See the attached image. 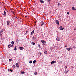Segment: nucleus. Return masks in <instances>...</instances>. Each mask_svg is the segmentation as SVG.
<instances>
[{
  "mask_svg": "<svg viewBox=\"0 0 76 76\" xmlns=\"http://www.w3.org/2000/svg\"><path fill=\"white\" fill-rule=\"evenodd\" d=\"M10 22L9 21H7V25H8V26H9L10 25Z\"/></svg>",
  "mask_w": 76,
  "mask_h": 76,
  "instance_id": "obj_1",
  "label": "nucleus"
},
{
  "mask_svg": "<svg viewBox=\"0 0 76 76\" xmlns=\"http://www.w3.org/2000/svg\"><path fill=\"white\" fill-rule=\"evenodd\" d=\"M56 23L57 24V25H59V21L58 20H56Z\"/></svg>",
  "mask_w": 76,
  "mask_h": 76,
  "instance_id": "obj_2",
  "label": "nucleus"
},
{
  "mask_svg": "<svg viewBox=\"0 0 76 76\" xmlns=\"http://www.w3.org/2000/svg\"><path fill=\"white\" fill-rule=\"evenodd\" d=\"M56 63V61H53L51 62V64H54Z\"/></svg>",
  "mask_w": 76,
  "mask_h": 76,
  "instance_id": "obj_3",
  "label": "nucleus"
},
{
  "mask_svg": "<svg viewBox=\"0 0 76 76\" xmlns=\"http://www.w3.org/2000/svg\"><path fill=\"white\" fill-rule=\"evenodd\" d=\"M20 49V50H23L24 48L23 47H20L19 48Z\"/></svg>",
  "mask_w": 76,
  "mask_h": 76,
  "instance_id": "obj_4",
  "label": "nucleus"
},
{
  "mask_svg": "<svg viewBox=\"0 0 76 76\" xmlns=\"http://www.w3.org/2000/svg\"><path fill=\"white\" fill-rule=\"evenodd\" d=\"M34 30H33V31H32L31 32V35H33V34H34Z\"/></svg>",
  "mask_w": 76,
  "mask_h": 76,
  "instance_id": "obj_5",
  "label": "nucleus"
},
{
  "mask_svg": "<svg viewBox=\"0 0 76 76\" xmlns=\"http://www.w3.org/2000/svg\"><path fill=\"white\" fill-rule=\"evenodd\" d=\"M16 66L17 67H19V65H18V63H17L16 64Z\"/></svg>",
  "mask_w": 76,
  "mask_h": 76,
  "instance_id": "obj_6",
  "label": "nucleus"
},
{
  "mask_svg": "<svg viewBox=\"0 0 76 76\" xmlns=\"http://www.w3.org/2000/svg\"><path fill=\"white\" fill-rule=\"evenodd\" d=\"M62 26H60L59 28L62 31L63 30V28L62 27Z\"/></svg>",
  "mask_w": 76,
  "mask_h": 76,
  "instance_id": "obj_7",
  "label": "nucleus"
},
{
  "mask_svg": "<svg viewBox=\"0 0 76 76\" xmlns=\"http://www.w3.org/2000/svg\"><path fill=\"white\" fill-rule=\"evenodd\" d=\"M56 40L57 41H60V38H59L58 37H57L56 38Z\"/></svg>",
  "mask_w": 76,
  "mask_h": 76,
  "instance_id": "obj_8",
  "label": "nucleus"
},
{
  "mask_svg": "<svg viewBox=\"0 0 76 76\" xmlns=\"http://www.w3.org/2000/svg\"><path fill=\"white\" fill-rule=\"evenodd\" d=\"M3 15L4 16H6V12H4Z\"/></svg>",
  "mask_w": 76,
  "mask_h": 76,
  "instance_id": "obj_9",
  "label": "nucleus"
},
{
  "mask_svg": "<svg viewBox=\"0 0 76 76\" xmlns=\"http://www.w3.org/2000/svg\"><path fill=\"white\" fill-rule=\"evenodd\" d=\"M40 2L41 3H44V1H43L42 0H40Z\"/></svg>",
  "mask_w": 76,
  "mask_h": 76,
  "instance_id": "obj_10",
  "label": "nucleus"
},
{
  "mask_svg": "<svg viewBox=\"0 0 76 76\" xmlns=\"http://www.w3.org/2000/svg\"><path fill=\"white\" fill-rule=\"evenodd\" d=\"M31 44L33 45H34L35 44V42H31Z\"/></svg>",
  "mask_w": 76,
  "mask_h": 76,
  "instance_id": "obj_11",
  "label": "nucleus"
},
{
  "mask_svg": "<svg viewBox=\"0 0 76 76\" xmlns=\"http://www.w3.org/2000/svg\"><path fill=\"white\" fill-rule=\"evenodd\" d=\"M68 72H69V71L68 70H65V73H66V74Z\"/></svg>",
  "mask_w": 76,
  "mask_h": 76,
  "instance_id": "obj_12",
  "label": "nucleus"
},
{
  "mask_svg": "<svg viewBox=\"0 0 76 76\" xmlns=\"http://www.w3.org/2000/svg\"><path fill=\"white\" fill-rule=\"evenodd\" d=\"M44 53L45 54H47V52L45 50L44 51Z\"/></svg>",
  "mask_w": 76,
  "mask_h": 76,
  "instance_id": "obj_13",
  "label": "nucleus"
},
{
  "mask_svg": "<svg viewBox=\"0 0 76 76\" xmlns=\"http://www.w3.org/2000/svg\"><path fill=\"white\" fill-rule=\"evenodd\" d=\"M66 50H68V51H70V48H66Z\"/></svg>",
  "mask_w": 76,
  "mask_h": 76,
  "instance_id": "obj_14",
  "label": "nucleus"
},
{
  "mask_svg": "<svg viewBox=\"0 0 76 76\" xmlns=\"http://www.w3.org/2000/svg\"><path fill=\"white\" fill-rule=\"evenodd\" d=\"M0 36L1 37V38L2 37V34H1V33H2V31H1L0 32Z\"/></svg>",
  "mask_w": 76,
  "mask_h": 76,
  "instance_id": "obj_15",
  "label": "nucleus"
},
{
  "mask_svg": "<svg viewBox=\"0 0 76 76\" xmlns=\"http://www.w3.org/2000/svg\"><path fill=\"white\" fill-rule=\"evenodd\" d=\"M34 75L36 76H37V75H38V74H37V72H34Z\"/></svg>",
  "mask_w": 76,
  "mask_h": 76,
  "instance_id": "obj_16",
  "label": "nucleus"
},
{
  "mask_svg": "<svg viewBox=\"0 0 76 76\" xmlns=\"http://www.w3.org/2000/svg\"><path fill=\"white\" fill-rule=\"evenodd\" d=\"M44 25V22L43 21L42 22V24H41V26H42Z\"/></svg>",
  "mask_w": 76,
  "mask_h": 76,
  "instance_id": "obj_17",
  "label": "nucleus"
},
{
  "mask_svg": "<svg viewBox=\"0 0 76 76\" xmlns=\"http://www.w3.org/2000/svg\"><path fill=\"white\" fill-rule=\"evenodd\" d=\"M33 63V64H35V63H36V60L34 61Z\"/></svg>",
  "mask_w": 76,
  "mask_h": 76,
  "instance_id": "obj_18",
  "label": "nucleus"
},
{
  "mask_svg": "<svg viewBox=\"0 0 76 76\" xmlns=\"http://www.w3.org/2000/svg\"><path fill=\"white\" fill-rule=\"evenodd\" d=\"M72 10H75V7H72Z\"/></svg>",
  "mask_w": 76,
  "mask_h": 76,
  "instance_id": "obj_19",
  "label": "nucleus"
},
{
  "mask_svg": "<svg viewBox=\"0 0 76 76\" xmlns=\"http://www.w3.org/2000/svg\"><path fill=\"white\" fill-rule=\"evenodd\" d=\"M11 44H12V45H13V44H14V42L12 41L11 42Z\"/></svg>",
  "mask_w": 76,
  "mask_h": 76,
  "instance_id": "obj_20",
  "label": "nucleus"
},
{
  "mask_svg": "<svg viewBox=\"0 0 76 76\" xmlns=\"http://www.w3.org/2000/svg\"><path fill=\"white\" fill-rule=\"evenodd\" d=\"M15 48H14V50H15V51H16L17 50V49H16V46H15Z\"/></svg>",
  "mask_w": 76,
  "mask_h": 76,
  "instance_id": "obj_21",
  "label": "nucleus"
},
{
  "mask_svg": "<svg viewBox=\"0 0 76 76\" xmlns=\"http://www.w3.org/2000/svg\"><path fill=\"white\" fill-rule=\"evenodd\" d=\"M25 73V72H21V74H24Z\"/></svg>",
  "mask_w": 76,
  "mask_h": 76,
  "instance_id": "obj_22",
  "label": "nucleus"
},
{
  "mask_svg": "<svg viewBox=\"0 0 76 76\" xmlns=\"http://www.w3.org/2000/svg\"><path fill=\"white\" fill-rule=\"evenodd\" d=\"M58 6H61V4H60L59 3H58Z\"/></svg>",
  "mask_w": 76,
  "mask_h": 76,
  "instance_id": "obj_23",
  "label": "nucleus"
},
{
  "mask_svg": "<svg viewBox=\"0 0 76 76\" xmlns=\"http://www.w3.org/2000/svg\"><path fill=\"white\" fill-rule=\"evenodd\" d=\"M10 72H13V70H12L11 69H10Z\"/></svg>",
  "mask_w": 76,
  "mask_h": 76,
  "instance_id": "obj_24",
  "label": "nucleus"
},
{
  "mask_svg": "<svg viewBox=\"0 0 76 76\" xmlns=\"http://www.w3.org/2000/svg\"><path fill=\"white\" fill-rule=\"evenodd\" d=\"M8 47V48H10V47H11L10 45H9Z\"/></svg>",
  "mask_w": 76,
  "mask_h": 76,
  "instance_id": "obj_25",
  "label": "nucleus"
},
{
  "mask_svg": "<svg viewBox=\"0 0 76 76\" xmlns=\"http://www.w3.org/2000/svg\"><path fill=\"white\" fill-rule=\"evenodd\" d=\"M44 40H42L41 42H42V43H43L44 42Z\"/></svg>",
  "mask_w": 76,
  "mask_h": 76,
  "instance_id": "obj_26",
  "label": "nucleus"
},
{
  "mask_svg": "<svg viewBox=\"0 0 76 76\" xmlns=\"http://www.w3.org/2000/svg\"><path fill=\"white\" fill-rule=\"evenodd\" d=\"M32 63V61H29V63L30 64H31V63Z\"/></svg>",
  "mask_w": 76,
  "mask_h": 76,
  "instance_id": "obj_27",
  "label": "nucleus"
},
{
  "mask_svg": "<svg viewBox=\"0 0 76 76\" xmlns=\"http://www.w3.org/2000/svg\"><path fill=\"white\" fill-rule=\"evenodd\" d=\"M16 66L15 65H13V66H12V67H15Z\"/></svg>",
  "mask_w": 76,
  "mask_h": 76,
  "instance_id": "obj_28",
  "label": "nucleus"
},
{
  "mask_svg": "<svg viewBox=\"0 0 76 76\" xmlns=\"http://www.w3.org/2000/svg\"><path fill=\"white\" fill-rule=\"evenodd\" d=\"M39 54H40V56H41V54H42V53H41V52H39Z\"/></svg>",
  "mask_w": 76,
  "mask_h": 76,
  "instance_id": "obj_29",
  "label": "nucleus"
},
{
  "mask_svg": "<svg viewBox=\"0 0 76 76\" xmlns=\"http://www.w3.org/2000/svg\"><path fill=\"white\" fill-rule=\"evenodd\" d=\"M9 61H12V59H9Z\"/></svg>",
  "mask_w": 76,
  "mask_h": 76,
  "instance_id": "obj_30",
  "label": "nucleus"
},
{
  "mask_svg": "<svg viewBox=\"0 0 76 76\" xmlns=\"http://www.w3.org/2000/svg\"><path fill=\"white\" fill-rule=\"evenodd\" d=\"M43 43L44 44V43L45 44L46 43V42L45 41H44L43 42Z\"/></svg>",
  "mask_w": 76,
  "mask_h": 76,
  "instance_id": "obj_31",
  "label": "nucleus"
},
{
  "mask_svg": "<svg viewBox=\"0 0 76 76\" xmlns=\"http://www.w3.org/2000/svg\"><path fill=\"white\" fill-rule=\"evenodd\" d=\"M67 15H69V12H67Z\"/></svg>",
  "mask_w": 76,
  "mask_h": 76,
  "instance_id": "obj_32",
  "label": "nucleus"
},
{
  "mask_svg": "<svg viewBox=\"0 0 76 76\" xmlns=\"http://www.w3.org/2000/svg\"><path fill=\"white\" fill-rule=\"evenodd\" d=\"M38 46L39 47H40V45H38Z\"/></svg>",
  "mask_w": 76,
  "mask_h": 76,
  "instance_id": "obj_33",
  "label": "nucleus"
},
{
  "mask_svg": "<svg viewBox=\"0 0 76 76\" xmlns=\"http://www.w3.org/2000/svg\"><path fill=\"white\" fill-rule=\"evenodd\" d=\"M70 50H72V48H69Z\"/></svg>",
  "mask_w": 76,
  "mask_h": 76,
  "instance_id": "obj_34",
  "label": "nucleus"
},
{
  "mask_svg": "<svg viewBox=\"0 0 76 76\" xmlns=\"http://www.w3.org/2000/svg\"><path fill=\"white\" fill-rule=\"evenodd\" d=\"M28 31H27L26 33V34H27V33H28Z\"/></svg>",
  "mask_w": 76,
  "mask_h": 76,
  "instance_id": "obj_35",
  "label": "nucleus"
},
{
  "mask_svg": "<svg viewBox=\"0 0 76 76\" xmlns=\"http://www.w3.org/2000/svg\"><path fill=\"white\" fill-rule=\"evenodd\" d=\"M48 1L49 3V2H50V0H48Z\"/></svg>",
  "mask_w": 76,
  "mask_h": 76,
  "instance_id": "obj_36",
  "label": "nucleus"
},
{
  "mask_svg": "<svg viewBox=\"0 0 76 76\" xmlns=\"http://www.w3.org/2000/svg\"><path fill=\"white\" fill-rule=\"evenodd\" d=\"M11 46L12 47H13V45H11Z\"/></svg>",
  "mask_w": 76,
  "mask_h": 76,
  "instance_id": "obj_37",
  "label": "nucleus"
},
{
  "mask_svg": "<svg viewBox=\"0 0 76 76\" xmlns=\"http://www.w3.org/2000/svg\"><path fill=\"white\" fill-rule=\"evenodd\" d=\"M74 31H75V30H76V28H75L74 29Z\"/></svg>",
  "mask_w": 76,
  "mask_h": 76,
  "instance_id": "obj_38",
  "label": "nucleus"
},
{
  "mask_svg": "<svg viewBox=\"0 0 76 76\" xmlns=\"http://www.w3.org/2000/svg\"><path fill=\"white\" fill-rule=\"evenodd\" d=\"M52 48H50V50H51V49Z\"/></svg>",
  "mask_w": 76,
  "mask_h": 76,
  "instance_id": "obj_39",
  "label": "nucleus"
},
{
  "mask_svg": "<svg viewBox=\"0 0 76 76\" xmlns=\"http://www.w3.org/2000/svg\"><path fill=\"white\" fill-rule=\"evenodd\" d=\"M43 45H45V44L43 43Z\"/></svg>",
  "mask_w": 76,
  "mask_h": 76,
  "instance_id": "obj_40",
  "label": "nucleus"
},
{
  "mask_svg": "<svg viewBox=\"0 0 76 76\" xmlns=\"http://www.w3.org/2000/svg\"><path fill=\"white\" fill-rule=\"evenodd\" d=\"M18 41V40L17 39V40L16 41Z\"/></svg>",
  "mask_w": 76,
  "mask_h": 76,
  "instance_id": "obj_41",
  "label": "nucleus"
},
{
  "mask_svg": "<svg viewBox=\"0 0 76 76\" xmlns=\"http://www.w3.org/2000/svg\"><path fill=\"white\" fill-rule=\"evenodd\" d=\"M76 10V9H75V10Z\"/></svg>",
  "mask_w": 76,
  "mask_h": 76,
  "instance_id": "obj_42",
  "label": "nucleus"
},
{
  "mask_svg": "<svg viewBox=\"0 0 76 76\" xmlns=\"http://www.w3.org/2000/svg\"><path fill=\"white\" fill-rule=\"evenodd\" d=\"M65 67H66V68H67V66H65Z\"/></svg>",
  "mask_w": 76,
  "mask_h": 76,
  "instance_id": "obj_43",
  "label": "nucleus"
},
{
  "mask_svg": "<svg viewBox=\"0 0 76 76\" xmlns=\"http://www.w3.org/2000/svg\"><path fill=\"white\" fill-rule=\"evenodd\" d=\"M25 17H27V16H25Z\"/></svg>",
  "mask_w": 76,
  "mask_h": 76,
  "instance_id": "obj_44",
  "label": "nucleus"
},
{
  "mask_svg": "<svg viewBox=\"0 0 76 76\" xmlns=\"http://www.w3.org/2000/svg\"><path fill=\"white\" fill-rule=\"evenodd\" d=\"M74 47H75V46H74V47H73V48H74Z\"/></svg>",
  "mask_w": 76,
  "mask_h": 76,
  "instance_id": "obj_45",
  "label": "nucleus"
},
{
  "mask_svg": "<svg viewBox=\"0 0 76 76\" xmlns=\"http://www.w3.org/2000/svg\"><path fill=\"white\" fill-rule=\"evenodd\" d=\"M35 23H36V22H35Z\"/></svg>",
  "mask_w": 76,
  "mask_h": 76,
  "instance_id": "obj_46",
  "label": "nucleus"
}]
</instances>
